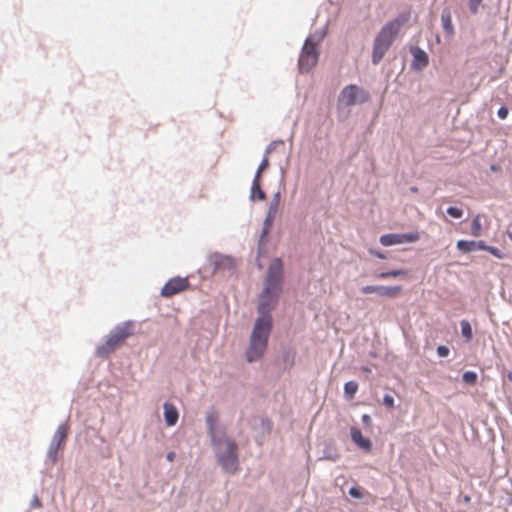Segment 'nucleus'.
I'll return each instance as SVG.
<instances>
[{"mask_svg":"<svg viewBox=\"0 0 512 512\" xmlns=\"http://www.w3.org/2000/svg\"><path fill=\"white\" fill-rule=\"evenodd\" d=\"M357 390L358 384L355 381H349L344 385V392L349 397V399H352L354 397Z\"/></svg>","mask_w":512,"mask_h":512,"instance_id":"412c9836","label":"nucleus"},{"mask_svg":"<svg viewBox=\"0 0 512 512\" xmlns=\"http://www.w3.org/2000/svg\"><path fill=\"white\" fill-rule=\"evenodd\" d=\"M349 494L352 497L357 498V499H361L363 497V494L361 493V491L356 487L350 488Z\"/></svg>","mask_w":512,"mask_h":512,"instance_id":"cd10ccee","label":"nucleus"},{"mask_svg":"<svg viewBox=\"0 0 512 512\" xmlns=\"http://www.w3.org/2000/svg\"><path fill=\"white\" fill-rule=\"evenodd\" d=\"M283 272L281 259H273L269 265L264 288L259 297L258 312L260 316L255 321L250 344L246 351L248 362L260 359L267 348L268 338L272 329V316L270 313L274 309L282 291Z\"/></svg>","mask_w":512,"mask_h":512,"instance_id":"f257e3e1","label":"nucleus"},{"mask_svg":"<svg viewBox=\"0 0 512 512\" xmlns=\"http://www.w3.org/2000/svg\"><path fill=\"white\" fill-rule=\"evenodd\" d=\"M132 334V325L123 324L118 326L107 338L106 342L98 347L97 355L105 357L120 345L126 338Z\"/></svg>","mask_w":512,"mask_h":512,"instance_id":"20e7f679","label":"nucleus"},{"mask_svg":"<svg viewBox=\"0 0 512 512\" xmlns=\"http://www.w3.org/2000/svg\"><path fill=\"white\" fill-rule=\"evenodd\" d=\"M189 287L187 278L174 277L166 282L161 289V295L169 298L182 291H185Z\"/></svg>","mask_w":512,"mask_h":512,"instance_id":"6e6552de","label":"nucleus"},{"mask_svg":"<svg viewBox=\"0 0 512 512\" xmlns=\"http://www.w3.org/2000/svg\"><path fill=\"white\" fill-rule=\"evenodd\" d=\"M508 115V109L505 108V107H501L499 110H498V116L501 118V119H505Z\"/></svg>","mask_w":512,"mask_h":512,"instance_id":"7c9ffc66","label":"nucleus"},{"mask_svg":"<svg viewBox=\"0 0 512 512\" xmlns=\"http://www.w3.org/2000/svg\"><path fill=\"white\" fill-rule=\"evenodd\" d=\"M469 500H470V497L466 496L465 501H469Z\"/></svg>","mask_w":512,"mask_h":512,"instance_id":"c9c22d12","label":"nucleus"},{"mask_svg":"<svg viewBox=\"0 0 512 512\" xmlns=\"http://www.w3.org/2000/svg\"><path fill=\"white\" fill-rule=\"evenodd\" d=\"M362 420L364 423H369L371 419H370L369 415L365 414V415H363Z\"/></svg>","mask_w":512,"mask_h":512,"instance_id":"72a5a7b5","label":"nucleus"},{"mask_svg":"<svg viewBox=\"0 0 512 512\" xmlns=\"http://www.w3.org/2000/svg\"><path fill=\"white\" fill-rule=\"evenodd\" d=\"M447 214L455 219H459L463 216V211L457 207H449L447 209Z\"/></svg>","mask_w":512,"mask_h":512,"instance_id":"b1692460","label":"nucleus"},{"mask_svg":"<svg viewBox=\"0 0 512 512\" xmlns=\"http://www.w3.org/2000/svg\"><path fill=\"white\" fill-rule=\"evenodd\" d=\"M274 145H275V142L271 143L267 147V149L265 151V156H264L262 162L260 163L254 178H261V174L263 173V171H265L268 168V166H269L268 154L272 151Z\"/></svg>","mask_w":512,"mask_h":512,"instance_id":"f3484780","label":"nucleus"},{"mask_svg":"<svg viewBox=\"0 0 512 512\" xmlns=\"http://www.w3.org/2000/svg\"><path fill=\"white\" fill-rule=\"evenodd\" d=\"M413 57H414L413 65L418 70L423 69L429 63L427 53L419 48L413 52Z\"/></svg>","mask_w":512,"mask_h":512,"instance_id":"4468645a","label":"nucleus"},{"mask_svg":"<svg viewBox=\"0 0 512 512\" xmlns=\"http://www.w3.org/2000/svg\"><path fill=\"white\" fill-rule=\"evenodd\" d=\"M461 333L468 341L473 337L471 325L467 320L461 321Z\"/></svg>","mask_w":512,"mask_h":512,"instance_id":"4be33fe9","label":"nucleus"},{"mask_svg":"<svg viewBox=\"0 0 512 512\" xmlns=\"http://www.w3.org/2000/svg\"><path fill=\"white\" fill-rule=\"evenodd\" d=\"M175 457H176L175 452H169L166 456L167 460L170 462L174 461Z\"/></svg>","mask_w":512,"mask_h":512,"instance_id":"473e14b6","label":"nucleus"},{"mask_svg":"<svg viewBox=\"0 0 512 512\" xmlns=\"http://www.w3.org/2000/svg\"><path fill=\"white\" fill-rule=\"evenodd\" d=\"M371 253L373 255H375L377 258H380V259H385L386 256L382 253V252H379V251H371Z\"/></svg>","mask_w":512,"mask_h":512,"instance_id":"2f4dec72","label":"nucleus"},{"mask_svg":"<svg viewBox=\"0 0 512 512\" xmlns=\"http://www.w3.org/2000/svg\"><path fill=\"white\" fill-rule=\"evenodd\" d=\"M420 239V234L415 232L398 234V233H389L384 234L380 237L379 241L383 246H392V245H400L405 243H414Z\"/></svg>","mask_w":512,"mask_h":512,"instance_id":"0eeeda50","label":"nucleus"},{"mask_svg":"<svg viewBox=\"0 0 512 512\" xmlns=\"http://www.w3.org/2000/svg\"><path fill=\"white\" fill-rule=\"evenodd\" d=\"M351 439L353 442L365 451H370L372 444L371 441L364 437L362 432L358 428H351L350 430Z\"/></svg>","mask_w":512,"mask_h":512,"instance_id":"f8f14e48","label":"nucleus"},{"mask_svg":"<svg viewBox=\"0 0 512 512\" xmlns=\"http://www.w3.org/2000/svg\"><path fill=\"white\" fill-rule=\"evenodd\" d=\"M507 377H508V379H509L510 381H512V372H509V373H508V375H507Z\"/></svg>","mask_w":512,"mask_h":512,"instance_id":"f704fd0d","label":"nucleus"},{"mask_svg":"<svg viewBox=\"0 0 512 512\" xmlns=\"http://www.w3.org/2000/svg\"><path fill=\"white\" fill-rule=\"evenodd\" d=\"M279 206H280V194L276 193V194H274V196L270 202L268 212L266 215L265 231H264L265 233H266L267 229L272 225V222L275 220L276 215L279 210Z\"/></svg>","mask_w":512,"mask_h":512,"instance_id":"9b49d317","label":"nucleus"},{"mask_svg":"<svg viewBox=\"0 0 512 512\" xmlns=\"http://www.w3.org/2000/svg\"><path fill=\"white\" fill-rule=\"evenodd\" d=\"M409 17V12L399 14L395 19L382 27L373 44L372 63L374 65L378 64L382 60L383 56L398 35L400 29L408 22Z\"/></svg>","mask_w":512,"mask_h":512,"instance_id":"7ed1b4c3","label":"nucleus"},{"mask_svg":"<svg viewBox=\"0 0 512 512\" xmlns=\"http://www.w3.org/2000/svg\"><path fill=\"white\" fill-rule=\"evenodd\" d=\"M483 229L481 224V216L476 215L471 222V230L470 233L474 237H479L482 235Z\"/></svg>","mask_w":512,"mask_h":512,"instance_id":"a211bd4d","label":"nucleus"},{"mask_svg":"<svg viewBox=\"0 0 512 512\" xmlns=\"http://www.w3.org/2000/svg\"><path fill=\"white\" fill-rule=\"evenodd\" d=\"M489 248L488 245L484 241H478L476 242V250H484L487 251Z\"/></svg>","mask_w":512,"mask_h":512,"instance_id":"c756f323","label":"nucleus"},{"mask_svg":"<svg viewBox=\"0 0 512 512\" xmlns=\"http://www.w3.org/2000/svg\"><path fill=\"white\" fill-rule=\"evenodd\" d=\"M477 378V374L473 371H467L462 376L463 381L470 385H474L477 382Z\"/></svg>","mask_w":512,"mask_h":512,"instance_id":"5701e85b","label":"nucleus"},{"mask_svg":"<svg viewBox=\"0 0 512 512\" xmlns=\"http://www.w3.org/2000/svg\"><path fill=\"white\" fill-rule=\"evenodd\" d=\"M509 237L512 239V234H509Z\"/></svg>","mask_w":512,"mask_h":512,"instance_id":"e433bc0d","label":"nucleus"},{"mask_svg":"<svg viewBox=\"0 0 512 512\" xmlns=\"http://www.w3.org/2000/svg\"><path fill=\"white\" fill-rule=\"evenodd\" d=\"M441 22L443 29L450 35L454 33V28L452 25V17L451 13L448 9H444L441 14Z\"/></svg>","mask_w":512,"mask_h":512,"instance_id":"2eb2a0df","label":"nucleus"},{"mask_svg":"<svg viewBox=\"0 0 512 512\" xmlns=\"http://www.w3.org/2000/svg\"><path fill=\"white\" fill-rule=\"evenodd\" d=\"M67 437V428L64 425H61L57 428L51 446L48 451V457L52 462H55L57 459V452L60 450L66 440Z\"/></svg>","mask_w":512,"mask_h":512,"instance_id":"9d476101","label":"nucleus"},{"mask_svg":"<svg viewBox=\"0 0 512 512\" xmlns=\"http://www.w3.org/2000/svg\"><path fill=\"white\" fill-rule=\"evenodd\" d=\"M251 197L254 199L255 197L259 200H264L266 198L265 192L261 189L260 178H254L251 188Z\"/></svg>","mask_w":512,"mask_h":512,"instance_id":"dca6fc26","label":"nucleus"},{"mask_svg":"<svg viewBox=\"0 0 512 512\" xmlns=\"http://www.w3.org/2000/svg\"><path fill=\"white\" fill-rule=\"evenodd\" d=\"M369 100V93L356 85H348L342 89L338 97V105L349 107Z\"/></svg>","mask_w":512,"mask_h":512,"instance_id":"423d86ee","label":"nucleus"},{"mask_svg":"<svg viewBox=\"0 0 512 512\" xmlns=\"http://www.w3.org/2000/svg\"><path fill=\"white\" fill-rule=\"evenodd\" d=\"M218 422L216 412H210L206 416V423L212 442L216 447L218 462L228 473H235L238 469L237 445L231 439H216L215 426Z\"/></svg>","mask_w":512,"mask_h":512,"instance_id":"f03ea898","label":"nucleus"},{"mask_svg":"<svg viewBox=\"0 0 512 512\" xmlns=\"http://www.w3.org/2000/svg\"><path fill=\"white\" fill-rule=\"evenodd\" d=\"M470 8L473 13H476L478 10V6L480 5L482 0H470Z\"/></svg>","mask_w":512,"mask_h":512,"instance_id":"c85d7f7f","label":"nucleus"},{"mask_svg":"<svg viewBox=\"0 0 512 512\" xmlns=\"http://www.w3.org/2000/svg\"><path fill=\"white\" fill-rule=\"evenodd\" d=\"M457 248L463 253H469L476 250V241L459 240Z\"/></svg>","mask_w":512,"mask_h":512,"instance_id":"6ab92c4d","label":"nucleus"},{"mask_svg":"<svg viewBox=\"0 0 512 512\" xmlns=\"http://www.w3.org/2000/svg\"><path fill=\"white\" fill-rule=\"evenodd\" d=\"M383 404H384L386 407L390 408V409L394 408V406H395L394 398H393L391 395L386 394V395L383 397Z\"/></svg>","mask_w":512,"mask_h":512,"instance_id":"393cba45","label":"nucleus"},{"mask_svg":"<svg viewBox=\"0 0 512 512\" xmlns=\"http://www.w3.org/2000/svg\"><path fill=\"white\" fill-rule=\"evenodd\" d=\"M178 411L176 407L171 403H165L164 404V418L165 422L168 426H173L178 421Z\"/></svg>","mask_w":512,"mask_h":512,"instance_id":"ddd939ff","label":"nucleus"},{"mask_svg":"<svg viewBox=\"0 0 512 512\" xmlns=\"http://www.w3.org/2000/svg\"><path fill=\"white\" fill-rule=\"evenodd\" d=\"M400 276H407V271L404 269L391 270L386 272H381L377 275L379 279H387V278H396Z\"/></svg>","mask_w":512,"mask_h":512,"instance_id":"aec40b11","label":"nucleus"},{"mask_svg":"<svg viewBox=\"0 0 512 512\" xmlns=\"http://www.w3.org/2000/svg\"><path fill=\"white\" fill-rule=\"evenodd\" d=\"M487 252L491 253L493 256H495L498 259H503L505 256L498 248H496L494 246H489Z\"/></svg>","mask_w":512,"mask_h":512,"instance_id":"a878e982","label":"nucleus"},{"mask_svg":"<svg viewBox=\"0 0 512 512\" xmlns=\"http://www.w3.org/2000/svg\"><path fill=\"white\" fill-rule=\"evenodd\" d=\"M449 352H450V350L446 346L441 345V346H438V348H437V353L440 357H447L449 355Z\"/></svg>","mask_w":512,"mask_h":512,"instance_id":"bb28decb","label":"nucleus"},{"mask_svg":"<svg viewBox=\"0 0 512 512\" xmlns=\"http://www.w3.org/2000/svg\"><path fill=\"white\" fill-rule=\"evenodd\" d=\"M363 294L377 293L382 297L395 298L402 292L401 286L367 285L361 288Z\"/></svg>","mask_w":512,"mask_h":512,"instance_id":"1a4fd4ad","label":"nucleus"},{"mask_svg":"<svg viewBox=\"0 0 512 512\" xmlns=\"http://www.w3.org/2000/svg\"><path fill=\"white\" fill-rule=\"evenodd\" d=\"M317 45L318 42L313 41V37L306 39L298 62L301 72H309L317 64L319 58Z\"/></svg>","mask_w":512,"mask_h":512,"instance_id":"39448f33","label":"nucleus"}]
</instances>
